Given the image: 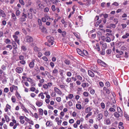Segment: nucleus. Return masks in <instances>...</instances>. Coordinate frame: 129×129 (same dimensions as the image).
Here are the masks:
<instances>
[{
    "label": "nucleus",
    "mask_w": 129,
    "mask_h": 129,
    "mask_svg": "<svg viewBox=\"0 0 129 129\" xmlns=\"http://www.w3.org/2000/svg\"><path fill=\"white\" fill-rule=\"evenodd\" d=\"M106 37H105L104 36H103L102 38V40L103 41H105L107 42H110L111 39V37L112 35V34L110 33H107L106 35Z\"/></svg>",
    "instance_id": "1"
},
{
    "label": "nucleus",
    "mask_w": 129,
    "mask_h": 129,
    "mask_svg": "<svg viewBox=\"0 0 129 129\" xmlns=\"http://www.w3.org/2000/svg\"><path fill=\"white\" fill-rule=\"evenodd\" d=\"M104 124L106 125H110L112 123V121L110 119L108 118H106L103 121Z\"/></svg>",
    "instance_id": "2"
},
{
    "label": "nucleus",
    "mask_w": 129,
    "mask_h": 129,
    "mask_svg": "<svg viewBox=\"0 0 129 129\" xmlns=\"http://www.w3.org/2000/svg\"><path fill=\"white\" fill-rule=\"evenodd\" d=\"M47 38L48 39V42L50 43V45H53L54 42L53 38L52 36H48L47 37Z\"/></svg>",
    "instance_id": "3"
},
{
    "label": "nucleus",
    "mask_w": 129,
    "mask_h": 129,
    "mask_svg": "<svg viewBox=\"0 0 129 129\" xmlns=\"http://www.w3.org/2000/svg\"><path fill=\"white\" fill-rule=\"evenodd\" d=\"M25 41L27 42H31L33 41V38L29 36H26L24 39Z\"/></svg>",
    "instance_id": "4"
},
{
    "label": "nucleus",
    "mask_w": 129,
    "mask_h": 129,
    "mask_svg": "<svg viewBox=\"0 0 129 129\" xmlns=\"http://www.w3.org/2000/svg\"><path fill=\"white\" fill-rule=\"evenodd\" d=\"M100 45H102V49L105 50L107 48V43L103 41H100Z\"/></svg>",
    "instance_id": "5"
},
{
    "label": "nucleus",
    "mask_w": 129,
    "mask_h": 129,
    "mask_svg": "<svg viewBox=\"0 0 129 129\" xmlns=\"http://www.w3.org/2000/svg\"><path fill=\"white\" fill-rule=\"evenodd\" d=\"M97 61L99 64L104 67H106L107 66V64L100 59H98Z\"/></svg>",
    "instance_id": "6"
},
{
    "label": "nucleus",
    "mask_w": 129,
    "mask_h": 129,
    "mask_svg": "<svg viewBox=\"0 0 129 129\" xmlns=\"http://www.w3.org/2000/svg\"><path fill=\"white\" fill-rule=\"evenodd\" d=\"M18 89V87L14 85H12L10 87V90L11 92H13L14 90H17Z\"/></svg>",
    "instance_id": "7"
},
{
    "label": "nucleus",
    "mask_w": 129,
    "mask_h": 129,
    "mask_svg": "<svg viewBox=\"0 0 129 129\" xmlns=\"http://www.w3.org/2000/svg\"><path fill=\"white\" fill-rule=\"evenodd\" d=\"M54 91L58 94L61 95L62 94V92L58 88L55 87L54 88Z\"/></svg>",
    "instance_id": "8"
},
{
    "label": "nucleus",
    "mask_w": 129,
    "mask_h": 129,
    "mask_svg": "<svg viewBox=\"0 0 129 129\" xmlns=\"http://www.w3.org/2000/svg\"><path fill=\"white\" fill-rule=\"evenodd\" d=\"M13 38H14L15 41L18 44L20 45V40L18 38V37L17 36L13 35Z\"/></svg>",
    "instance_id": "9"
},
{
    "label": "nucleus",
    "mask_w": 129,
    "mask_h": 129,
    "mask_svg": "<svg viewBox=\"0 0 129 129\" xmlns=\"http://www.w3.org/2000/svg\"><path fill=\"white\" fill-rule=\"evenodd\" d=\"M16 72L18 73H20L22 72L23 71V69L20 67H17L15 69Z\"/></svg>",
    "instance_id": "10"
},
{
    "label": "nucleus",
    "mask_w": 129,
    "mask_h": 129,
    "mask_svg": "<svg viewBox=\"0 0 129 129\" xmlns=\"http://www.w3.org/2000/svg\"><path fill=\"white\" fill-rule=\"evenodd\" d=\"M103 117V115L101 113L99 114L96 117V118L97 120L99 121Z\"/></svg>",
    "instance_id": "11"
},
{
    "label": "nucleus",
    "mask_w": 129,
    "mask_h": 129,
    "mask_svg": "<svg viewBox=\"0 0 129 129\" xmlns=\"http://www.w3.org/2000/svg\"><path fill=\"white\" fill-rule=\"evenodd\" d=\"M36 104L38 107H40L43 104V101H37L36 102Z\"/></svg>",
    "instance_id": "12"
},
{
    "label": "nucleus",
    "mask_w": 129,
    "mask_h": 129,
    "mask_svg": "<svg viewBox=\"0 0 129 129\" xmlns=\"http://www.w3.org/2000/svg\"><path fill=\"white\" fill-rule=\"evenodd\" d=\"M0 15L3 18L5 17L6 16V15L4 11L2 9H0Z\"/></svg>",
    "instance_id": "13"
},
{
    "label": "nucleus",
    "mask_w": 129,
    "mask_h": 129,
    "mask_svg": "<svg viewBox=\"0 0 129 129\" xmlns=\"http://www.w3.org/2000/svg\"><path fill=\"white\" fill-rule=\"evenodd\" d=\"M20 105L21 107V108L22 109L23 111L24 112L28 113V111L24 107V106L21 103H20Z\"/></svg>",
    "instance_id": "14"
},
{
    "label": "nucleus",
    "mask_w": 129,
    "mask_h": 129,
    "mask_svg": "<svg viewBox=\"0 0 129 129\" xmlns=\"http://www.w3.org/2000/svg\"><path fill=\"white\" fill-rule=\"evenodd\" d=\"M92 108L90 107H88L85 110V112L86 113H90V111L92 110Z\"/></svg>",
    "instance_id": "15"
},
{
    "label": "nucleus",
    "mask_w": 129,
    "mask_h": 129,
    "mask_svg": "<svg viewBox=\"0 0 129 129\" xmlns=\"http://www.w3.org/2000/svg\"><path fill=\"white\" fill-rule=\"evenodd\" d=\"M34 60L33 61L31 62L29 64V66L30 68H33L34 66L35 63H34Z\"/></svg>",
    "instance_id": "16"
},
{
    "label": "nucleus",
    "mask_w": 129,
    "mask_h": 129,
    "mask_svg": "<svg viewBox=\"0 0 129 129\" xmlns=\"http://www.w3.org/2000/svg\"><path fill=\"white\" fill-rule=\"evenodd\" d=\"M88 73L89 75L92 77H93L94 76V73L91 71L88 70Z\"/></svg>",
    "instance_id": "17"
},
{
    "label": "nucleus",
    "mask_w": 129,
    "mask_h": 129,
    "mask_svg": "<svg viewBox=\"0 0 129 129\" xmlns=\"http://www.w3.org/2000/svg\"><path fill=\"white\" fill-rule=\"evenodd\" d=\"M58 72V71L57 69L56 68H55L53 70L52 73L53 74H54L53 75H57Z\"/></svg>",
    "instance_id": "18"
},
{
    "label": "nucleus",
    "mask_w": 129,
    "mask_h": 129,
    "mask_svg": "<svg viewBox=\"0 0 129 129\" xmlns=\"http://www.w3.org/2000/svg\"><path fill=\"white\" fill-rule=\"evenodd\" d=\"M103 114L104 116L106 118H107V117L109 116V113L108 112L107 110L104 111Z\"/></svg>",
    "instance_id": "19"
},
{
    "label": "nucleus",
    "mask_w": 129,
    "mask_h": 129,
    "mask_svg": "<svg viewBox=\"0 0 129 129\" xmlns=\"http://www.w3.org/2000/svg\"><path fill=\"white\" fill-rule=\"evenodd\" d=\"M15 95L16 96L17 98L19 99H21V96L20 95V94L19 93L17 92H16L15 93Z\"/></svg>",
    "instance_id": "20"
},
{
    "label": "nucleus",
    "mask_w": 129,
    "mask_h": 129,
    "mask_svg": "<svg viewBox=\"0 0 129 129\" xmlns=\"http://www.w3.org/2000/svg\"><path fill=\"white\" fill-rule=\"evenodd\" d=\"M97 35L98 37L99 38H101L102 39V38L103 37V36H102L101 33L99 31L98 32Z\"/></svg>",
    "instance_id": "21"
},
{
    "label": "nucleus",
    "mask_w": 129,
    "mask_h": 129,
    "mask_svg": "<svg viewBox=\"0 0 129 129\" xmlns=\"http://www.w3.org/2000/svg\"><path fill=\"white\" fill-rule=\"evenodd\" d=\"M34 50L35 52H37L41 51V49L40 48L36 46L34 47Z\"/></svg>",
    "instance_id": "22"
},
{
    "label": "nucleus",
    "mask_w": 129,
    "mask_h": 129,
    "mask_svg": "<svg viewBox=\"0 0 129 129\" xmlns=\"http://www.w3.org/2000/svg\"><path fill=\"white\" fill-rule=\"evenodd\" d=\"M120 115L119 114H118L117 112H115L114 114V116L117 118H118Z\"/></svg>",
    "instance_id": "23"
},
{
    "label": "nucleus",
    "mask_w": 129,
    "mask_h": 129,
    "mask_svg": "<svg viewBox=\"0 0 129 129\" xmlns=\"http://www.w3.org/2000/svg\"><path fill=\"white\" fill-rule=\"evenodd\" d=\"M11 17L14 21H15L17 19V18L15 15L13 13H12L11 14Z\"/></svg>",
    "instance_id": "24"
},
{
    "label": "nucleus",
    "mask_w": 129,
    "mask_h": 129,
    "mask_svg": "<svg viewBox=\"0 0 129 129\" xmlns=\"http://www.w3.org/2000/svg\"><path fill=\"white\" fill-rule=\"evenodd\" d=\"M76 107L78 109L80 110L81 109L82 106L81 105L79 104H77L76 105Z\"/></svg>",
    "instance_id": "25"
},
{
    "label": "nucleus",
    "mask_w": 129,
    "mask_h": 129,
    "mask_svg": "<svg viewBox=\"0 0 129 129\" xmlns=\"http://www.w3.org/2000/svg\"><path fill=\"white\" fill-rule=\"evenodd\" d=\"M12 45L13 47V49H16L17 48V46L16 43L15 42L14 43H12Z\"/></svg>",
    "instance_id": "26"
},
{
    "label": "nucleus",
    "mask_w": 129,
    "mask_h": 129,
    "mask_svg": "<svg viewBox=\"0 0 129 129\" xmlns=\"http://www.w3.org/2000/svg\"><path fill=\"white\" fill-rule=\"evenodd\" d=\"M101 21L102 20H100L98 21L96 23H94V26L96 27H98L99 24L101 23Z\"/></svg>",
    "instance_id": "27"
},
{
    "label": "nucleus",
    "mask_w": 129,
    "mask_h": 129,
    "mask_svg": "<svg viewBox=\"0 0 129 129\" xmlns=\"http://www.w3.org/2000/svg\"><path fill=\"white\" fill-rule=\"evenodd\" d=\"M41 30L44 33H45L47 32V29L44 26H43L42 28H41Z\"/></svg>",
    "instance_id": "28"
},
{
    "label": "nucleus",
    "mask_w": 129,
    "mask_h": 129,
    "mask_svg": "<svg viewBox=\"0 0 129 129\" xmlns=\"http://www.w3.org/2000/svg\"><path fill=\"white\" fill-rule=\"evenodd\" d=\"M52 123L50 121H48L46 123V125L48 126H50L52 125Z\"/></svg>",
    "instance_id": "29"
},
{
    "label": "nucleus",
    "mask_w": 129,
    "mask_h": 129,
    "mask_svg": "<svg viewBox=\"0 0 129 129\" xmlns=\"http://www.w3.org/2000/svg\"><path fill=\"white\" fill-rule=\"evenodd\" d=\"M77 52L78 53L82 56H83V53L79 49H77Z\"/></svg>",
    "instance_id": "30"
},
{
    "label": "nucleus",
    "mask_w": 129,
    "mask_h": 129,
    "mask_svg": "<svg viewBox=\"0 0 129 129\" xmlns=\"http://www.w3.org/2000/svg\"><path fill=\"white\" fill-rule=\"evenodd\" d=\"M117 110L118 113L120 115H122V112L121 108L119 107H118L117 108Z\"/></svg>",
    "instance_id": "31"
},
{
    "label": "nucleus",
    "mask_w": 129,
    "mask_h": 129,
    "mask_svg": "<svg viewBox=\"0 0 129 129\" xmlns=\"http://www.w3.org/2000/svg\"><path fill=\"white\" fill-rule=\"evenodd\" d=\"M44 16L48 21H49V19L50 20L51 19V18L49 17V15L46 14H44Z\"/></svg>",
    "instance_id": "32"
},
{
    "label": "nucleus",
    "mask_w": 129,
    "mask_h": 129,
    "mask_svg": "<svg viewBox=\"0 0 129 129\" xmlns=\"http://www.w3.org/2000/svg\"><path fill=\"white\" fill-rule=\"evenodd\" d=\"M39 114L41 115H42L43 114V111L42 109L40 108L39 110Z\"/></svg>",
    "instance_id": "33"
},
{
    "label": "nucleus",
    "mask_w": 129,
    "mask_h": 129,
    "mask_svg": "<svg viewBox=\"0 0 129 129\" xmlns=\"http://www.w3.org/2000/svg\"><path fill=\"white\" fill-rule=\"evenodd\" d=\"M83 56L84 55L85 56H87L88 55V52L85 50H83Z\"/></svg>",
    "instance_id": "34"
},
{
    "label": "nucleus",
    "mask_w": 129,
    "mask_h": 129,
    "mask_svg": "<svg viewBox=\"0 0 129 129\" xmlns=\"http://www.w3.org/2000/svg\"><path fill=\"white\" fill-rule=\"evenodd\" d=\"M71 78L68 77L66 79V82L69 83L71 82Z\"/></svg>",
    "instance_id": "35"
},
{
    "label": "nucleus",
    "mask_w": 129,
    "mask_h": 129,
    "mask_svg": "<svg viewBox=\"0 0 129 129\" xmlns=\"http://www.w3.org/2000/svg\"><path fill=\"white\" fill-rule=\"evenodd\" d=\"M11 99L13 103H14L16 102V100L15 96H12Z\"/></svg>",
    "instance_id": "36"
},
{
    "label": "nucleus",
    "mask_w": 129,
    "mask_h": 129,
    "mask_svg": "<svg viewBox=\"0 0 129 129\" xmlns=\"http://www.w3.org/2000/svg\"><path fill=\"white\" fill-rule=\"evenodd\" d=\"M116 51L117 53H118L119 55H122L123 53V52L122 51H119L118 49L116 50Z\"/></svg>",
    "instance_id": "37"
},
{
    "label": "nucleus",
    "mask_w": 129,
    "mask_h": 129,
    "mask_svg": "<svg viewBox=\"0 0 129 129\" xmlns=\"http://www.w3.org/2000/svg\"><path fill=\"white\" fill-rule=\"evenodd\" d=\"M19 20L20 22H22L26 20V18H25L24 17L20 18H19Z\"/></svg>",
    "instance_id": "38"
},
{
    "label": "nucleus",
    "mask_w": 129,
    "mask_h": 129,
    "mask_svg": "<svg viewBox=\"0 0 129 129\" xmlns=\"http://www.w3.org/2000/svg\"><path fill=\"white\" fill-rule=\"evenodd\" d=\"M21 49L23 51H25L27 50V48L24 46H22L21 47Z\"/></svg>",
    "instance_id": "39"
},
{
    "label": "nucleus",
    "mask_w": 129,
    "mask_h": 129,
    "mask_svg": "<svg viewBox=\"0 0 129 129\" xmlns=\"http://www.w3.org/2000/svg\"><path fill=\"white\" fill-rule=\"evenodd\" d=\"M5 42L7 44H9L10 43L11 41L10 40L7 39H6Z\"/></svg>",
    "instance_id": "40"
},
{
    "label": "nucleus",
    "mask_w": 129,
    "mask_h": 129,
    "mask_svg": "<svg viewBox=\"0 0 129 129\" xmlns=\"http://www.w3.org/2000/svg\"><path fill=\"white\" fill-rule=\"evenodd\" d=\"M105 49H102V50L100 52L101 55H104L105 54Z\"/></svg>",
    "instance_id": "41"
},
{
    "label": "nucleus",
    "mask_w": 129,
    "mask_h": 129,
    "mask_svg": "<svg viewBox=\"0 0 129 129\" xmlns=\"http://www.w3.org/2000/svg\"><path fill=\"white\" fill-rule=\"evenodd\" d=\"M64 63L66 64L69 65L70 64V62L68 60L66 59L64 60Z\"/></svg>",
    "instance_id": "42"
},
{
    "label": "nucleus",
    "mask_w": 129,
    "mask_h": 129,
    "mask_svg": "<svg viewBox=\"0 0 129 129\" xmlns=\"http://www.w3.org/2000/svg\"><path fill=\"white\" fill-rule=\"evenodd\" d=\"M36 88L33 87H31L30 88V90L32 92L35 91L36 90Z\"/></svg>",
    "instance_id": "43"
},
{
    "label": "nucleus",
    "mask_w": 129,
    "mask_h": 129,
    "mask_svg": "<svg viewBox=\"0 0 129 129\" xmlns=\"http://www.w3.org/2000/svg\"><path fill=\"white\" fill-rule=\"evenodd\" d=\"M76 77L78 79L80 80H82V77L80 75H77Z\"/></svg>",
    "instance_id": "44"
},
{
    "label": "nucleus",
    "mask_w": 129,
    "mask_h": 129,
    "mask_svg": "<svg viewBox=\"0 0 129 129\" xmlns=\"http://www.w3.org/2000/svg\"><path fill=\"white\" fill-rule=\"evenodd\" d=\"M87 84H88V83H83L82 84L81 86L83 87L84 88L86 86Z\"/></svg>",
    "instance_id": "45"
},
{
    "label": "nucleus",
    "mask_w": 129,
    "mask_h": 129,
    "mask_svg": "<svg viewBox=\"0 0 129 129\" xmlns=\"http://www.w3.org/2000/svg\"><path fill=\"white\" fill-rule=\"evenodd\" d=\"M6 47L7 48H9L10 50H11L12 49V46L10 45H8L6 46Z\"/></svg>",
    "instance_id": "46"
},
{
    "label": "nucleus",
    "mask_w": 129,
    "mask_h": 129,
    "mask_svg": "<svg viewBox=\"0 0 129 129\" xmlns=\"http://www.w3.org/2000/svg\"><path fill=\"white\" fill-rule=\"evenodd\" d=\"M27 81L31 83L34 80L30 78H27Z\"/></svg>",
    "instance_id": "47"
},
{
    "label": "nucleus",
    "mask_w": 129,
    "mask_h": 129,
    "mask_svg": "<svg viewBox=\"0 0 129 129\" xmlns=\"http://www.w3.org/2000/svg\"><path fill=\"white\" fill-rule=\"evenodd\" d=\"M36 85V84L35 81L34 80L30 83V85L31 87H34Z\"/></svg>",
    "instance_id": "48"
},
{
    "label": "nucleus",
    "mask_w": 129,
    "mask_h": 129,
    "mask_svg": "<svg viewBox=\"0 0 129 129\" xmlns=\"http://www.w3.org/2000/svg\"><path fill=\"white\" fill-rule=\"evenodd\" d=\"M9 90V89L8 88L6 87L4 88V91L5 93H7Z\"/></svg>",
    "instance_id": "49"
},
{
    "label": "nucleus",
    "mask_w": 129,
    "mask_h": 129,
    "mask_svg": "<svg viewBox=\"0 0 129 129\" xmlns=\"http://www.w3.org/2000/svg\"><path fill=\"white\" fill-rule=\"evenodd\" d=\"M113 5H114L116 6H117L119 5V4L116 2H115L112 4L111 6Z\"/></svg>",
    "instance_id": "50"
},
{
    "label": "nucleus",
    "mask_w": 129,
    "mask_h": 129,
    "mask_svg": "<svg viewBox=\"0 0 129 129\" xmlns=\"http://www.w3.org/2000/svg\"><path fill=\"white\" fill-rule=\"evenodd\" d=\"M44 54L46 56H49L50 54V51L45 52Z\"/></svg>",
    "instance_id": "51"
},
{
    "label": "nucleus",
    "mask_w": 129,
    "mask_h": 129,
    "mask_svg": "<svg viewBox=\"0 0 129 129\" xmlns=\"http://www.w3.org/2000/svg\"><path fill=\"white\" fill-rule=\"evenodd\" d=\"M5 117L6 120V121L7 122H8L9 120V117L7 115H5Z\"/></svg>",
    "instance_id": "52"
},
{
    "label": "nucleus",
    "mask_w": 129,
    "mask_h": 129,
    "mask_svg": "<svg viewBox=\"0 0 129 129\" xmlns=\"http://www.w3.org/2000/svg\"><path fill=\"white\" fill-rule=\"evenodd\" d=\"M20 12L19 10H17L16 12V14L17 16H19L20 14Z\"/></svg>",
    "instance_id": "53"
},
{
    "label": "nucleus",
    "mask_w": 129,
    "mask_h": 129,
    "mask_svg": "<svg viewBox=\"0 0 129 129\" xmlns=\"http://www.w3.org/2000/svg\"><path fill=\"white\" fill-rule=\"evenodd\" d=\"M72 75V73L70 72H68L67 73V75L69 77H71Z\"/></svg>",
    "instance_id": "54"
},
{
    "label": "nucleus",
    "mask_w": 129,
    "mask_h": 129,
    "mask_svg": "<svg viewBox=\"0 0 129 129\" xmlns=\"http://www.w3.org/2000/svg\"><path fill=\"white\" fill-rule=\"evenodd\" d=\"M89 93L86 92H84L83 93V95L86 97H87L88 96Z\"/></svg>",
    "instance_id": "55"
},
{
    "label": "nucleus",
    "mask_w": 129,
    "mask_h": 129,
    "mask_svg": "<svg viewBox=\"0 0 129 129\" xmlns=\"http://www.w3.org/2000/svg\"><path fill=\"white\" fill-rule=\"evenodd\" d=\"M42 59L45 61L47 62L48 61L47 58L46 56H43L42 57Z\"/></svg>",
    "instance_id": "56"
},
{
    "label": "nucleus",
    "mask_w": 129,
    "mask_h": 129,
    "mask_svg": "<svg viewBox=\"0 0 129 129\" xmlns=\"http://www.w3.org/2000/svg\"><path fill=\"white\" fill-rule=\"evenodd\" d=\"M43 87L45 89H47L48 88V85L47 84H45L43 85Z\"/></svg>",
    "instance_id": "57"
},
{
    "label": "nucleus",
    "mask_w": 129,
    "mask_h": 129,
    "mask_svg": "<svg viewBox=\"0 0 129 129\" xmlns=\"http://www.w3.org/2000/svg\"><path fill=\"white\" fill-rule=\"evenodd\" d=\"M88 113L87 115L86 116V118H88L89 116H91L92 114V112H91Z\"/></svg>",
    "instance_id": "58"
},
{
    "label": "nucleus",
    "mask_w": 129,
    "mask_h": 129,
    "mask_svg": "<svg viewBox=\"0 0 129 129\" xmlns=\"http://www.w3.org/2000/svg\"><path fill=\"white\" fill-rule=\"evenodd\" d=\"M28 17L29 18L31 19L33 18V16H32V14L30 13V14L29 13H28Z\"/></svg>",
    "instance_id": "59"
},
{
    "label": "nucleus",
    "mask_w": 129,
    "mask_h": 129,
    "mask_svg": "<svg viewBox=\"0 0 129 129\" xmlns=\"http://www.w3.org/2000/svg\"><path fill=\"white\" fill-rule=\"evenodd\" d=\"M38 22L39 25H42V23L40 19H38Z\"/></svg>",
    "instance_id": "60"
},
{
    "label": "nucleus",
    "mask_w": 129,
    "mask_h": 129,
    "mask_svg": "<svg viewBox=\"0 0 129 129\" xmlns=\"http://www.w3.org/2000/svg\"><path fill=\"white\" fill-rule=\"evenodd\" d=\"M90 92L91 94H94L95 92V90L93 89H91L90 91Z\"/></svg>",
    "instance_id": "61"
},
{
    "label": "nucleus",
    "mask_w": 129,
    "mask_h": 129,
    "mask_svg": "<svg viewBox=\"0 0 129 129\" xmlns=\"http://www.w3.org/2000/svg\"><path fill=\"white\" fill-rule=\"evenodd\" d=\"M56 100L58 102H59L61 101V98L60 97H57L56 98Z\"/></svg>",
    "instance_id": "62"
},
{
    "label": "nucleus",
    "mask_w": 129,
    "mask_h": 129,
    "mask_svg": "<svg viewBox=\"0 0 129 129\" xmlns=\"http://www.w3.org/2000/svg\"><path fill=\"white\" fill-rule=\"evenodd\" d=\"M112 52V50L111 49H108L106 51V53L108 54H110Z\"/></svg>",
    "instance_id": "63"
},
{
    "label": "nucleus",
    "mask_w": 129,
    "mask_h": 129,
    "mask_svg": "<svg viewBox=\"0 0 129 129\" xmlns=\"http://www.w3.org/2000/svg\"><path fill=\"white\" fill-rule=\"evenodd\" d=\"M101 105L102 109H104L105 108V104L104 103H101Z\"/></svg>",
    "instance_id": "64"
}]
</instances>
